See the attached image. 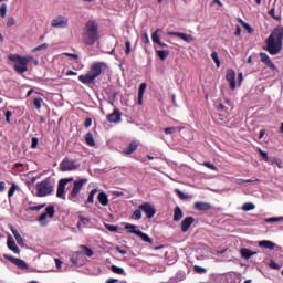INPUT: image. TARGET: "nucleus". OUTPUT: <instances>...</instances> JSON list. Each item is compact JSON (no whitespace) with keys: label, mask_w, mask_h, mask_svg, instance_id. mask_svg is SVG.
Here are the masks:
<instances>
[{"label":"nucleus","mask_w":283,"mask_h":283,"mask_svg":"<svg viewBox=\"0 0 283 283\" xmlns=\"http://www.w3.org/2000/svg\"><path fill=\"white\" fill-rule=\"evenodd\" d=\"M265 52H269L271 56H277L282 52L283 48V27L277 25L272 33L265 39Z\"/></svg>","instance_id":"obj_1"},{"label":"nucleus","mask_w":283,"mask_h":283,"mask_svg":"<svg viewBox=\"0 0 283 283\" xmlns=\"http://www.w3.org/2000/svg\"><path fill=\"white\" fill-rule=\"evenodd\" d=\"M107 70V63L105 62H95L91 64L90 70L86 74L80 75L78 81L83 85H94L95 81Z\"/></svg>","instance_id":"obj_2"},{"label":"nucleus","mask_w":283,"mask_h":283,"mask_svg":"<svg viewBox=\"0 0 283 283\" xmlns=\"http://www.w3.org/2000/svg\"><path fill=\"white\" fill-rule=\"evenodd\" d=\"M101 39L98 34V23L94 20H88L83 31V43L84 45H94Z\"/></svg>","instance_id":"obj_3"},{"label":"nucleus","mask_w":283,"mask_h":283,"mask_svg":"<svg viewBox=\"0 0 283 283\" xmlns=\"http://www.w3.org/2000/svg\"><path fill=\"white\" fill-rule=\"evenodd\" d=\"M8 59L14 63L13 70L17 74H25L28 72V65L32 61V56H21L19 54H9Z\"/></svg>","instance_id":"obj_4"},{"label":"nucleus","mask_w":283,"mask_h":283,"mask_svg":"<svg viewBox=\"0 0 283 283\" xmlns=\"http://www.w3.org/2000/svg\"><path fill=\"white\" fill-rule=\"evenodd\" d=\"M36 197L46 198V196H52L54 192V181L51 178H46L35 185Z\"/></svg>","instance_id":"obj_5"},{"label":"nucleus","mask_w":283,"mask_h":283,"mask_svg":"<svg viewBox=\"0 0 283 283\" xmlns=\"http://www.w3.org/2000/svg\"><path fill=\"white\" fill-rule=\"evenodd\" d=\"M85 185H87V178L75 180L73 182V188L67 196V200H70L71 202H76L78 200V195L81 193Z\"/></svg>","instance_id":"obj_6"},{"label":"nucleus","mask_w":283,"mask_h":283,"mask_svg":"<svg viewBox=\"0 0 283 283\" xmlns=\"http://www.w3.org/2000/svg\"><path fill=\"white\" fill-rule=\"evenodd\" d=\"M81 168V163L76 159H70L69 157H64V159L60 163V171H76V169Z\"/></svg>","instance_id":"obj_7"},{"label":"nucleus","mask_w":283,"mask_h":283,"mask_svg":"<svg viewBox=\"0 0 283 283\" xmlns=\"http://www.w3.org/2000/svg\"><path fill=\"white\" fill-rule=\"evenodd\" d=\"M74 180L73 177L70 178H62L59 180L57 184V191H56V197L60 198L61 200H65V187H67L69 182H72Z\"/></svg>","instance_id":"obj_8"},{"label":"nucleus","mask_w":283,"mask_h":283,"mask_svg":"<svg viewBox=\"0 0 283 283\" xmlns=\"http://www.w3.org/2000/svg\"><path fill=\"white\" fill-rule=\"evenodd\" d=\"M54 213H56V210L54 209V206H49L45 208V212H43L39 218L38 222H40L43 227L48 224L45 220L49 218H54Z\"/></svg>","instance_id":"obj_9"},{"label":"nucleus","mask_w":283,"mask_h":283,"mask_svg":"<svg viewBox=\"0 0 283 283\" xmlns=\"http://www.w3.org/2000/svg\"><path fill=\"white\" fill-rule=\"evenodd\" d=\"M3 258H4V260H8L9 262H11L15 266H18V269H22V270L28 269V263H25V261H23V259H18V258H14V256L8 255V254H4Z\"/></svg>","instance_id":"obj_10"},{"label":"nucleus","mask_w":283,"mask_h":283,"mask_svg":"<svg viewBox=\"0 0 283 283\" xmlns=\"http://www.w3.org/2000/svg\"><path fill=\"white\" fill-rule=\"evenodd\" d=\"M139 209L147 216V218L151 219L156 216V208L154 205L146 202L139 206Z\"/></svg>","instance_id":"obj_11"},{"label":"nucleus","mask_w":283,"mask_h":283,"mask_svg":"<svg viewBox=\"0 0 283 283\" xmlns=\"http://www.w3.org/2000/svg\"><path fill=\"white\" fill-rule=\"evenodd\" d=\"M261 56V63H264L266 67L271 69L272 72H277V66L271 61V57L266 53H260Z\"/></svg>","instance_id":"obj_12"},{"label":"nucleus","mask_w":283,"mask_h":283,"mask_svg":"<svg viewBox=\"0 0 283 283\" xmlns=\"http://www.w3.org/2000/svg\"><path fill=\"white\" fill-rule=\"evenodd\" d=\"M67 18L60 15L52 20V28H67Z\"/></svg>","instance_id":"obj_13"},{"label":"nucleus","mask_w":283,"mask_h":283,"mask_svg":"<svg viewBox=\"0 0 283 283\" xmlns=\"http://www.w3.org/2000/svg\"><path fill=\"white\" fill-rule=\"evenodd\" d=\"M193 222H196V218H193V217H186L181 221V231H182V233H187V231H189V229H191V224H193Z\"/></svg>","instance_id":"obj_14"},{"label":"nucleus","mask_w":283,"mask_h":283,"mask_svg":"<svg viewBox=\"0 0 283 283\" xmlns=\"http://www.w3.org/2000/svg\"><path fill=\"white\" fill-rule=\"evenodd\" d=\"M169 36H178V39H181L182 41H185L186 43H191L193 42V36L189 35L187 33H182V32H168Z\"/></svg>","instance_id":"obj_15"},{"label":"nucleus","mask_w":283,"mask_h":283,"mask_svg":"<svg viewBox=\"0 0 283 283\" xmlns=\"http://www.w3.org/2000/svg\"><path fill=\"white\" fill-rule=\"evenodd\" d=\"M129 233H134V235H137L144 242H148V244L154 243V239H151L147 233L140 231V230H129Z\"/></svg>","instance_id":"obj_16"},{"label":"nucleus","mask_w":283,"mask_h":283,"mask_svg":"<svg viewBox=\"0 0 283 283\" xmlns=\"http://www.w3.org/2000/svg\"><path fill=\"white\" fill-rule=\"evenodd\" d=\"M7 247L10 251H13L15 255H19V253H21V250L19 249V247H17V242H14V238H12V235L8 237Z\"/></svg>","instance_id":"obj_17"},{"label":"nucleus","mask_w":283,"mask_h":283,"mask_svg":"<svg viewBox=\"0 0 283 283\" xmlns=\"http://www.w3.org/2000/svg\"><path fill=\"white\" fill-rule=\"evenodd\" d=\"M226 78L230 83V90H235V71L228 70L226 73Z\"/></svg>","instance_id":"obj_18"},{"label":"nucleus","mask_w":283,"mask_h":283,"mask_svg":"<svg viewBox=\"0 0 283 283\" xmlns=\"http://www.w3.org/2000/svg\"><path fill=\"white\" fill-rule=\"evenodd\" d=\"M120 116H123L120 111L114 109V112L112 114L107 115V120H108V123H120Z\"/></svg>","instance_id":"obj_19"},{"label":"nucleus","mask_w":283,"mask_h":283,"mask_svg":"<svg viewBox=\"0 0 283 283\" xmlns=\"http://www.w3.org/2000/svg\"><path fill=\"white\" fill-rule=\"evenodd\" d=\"M195 209L198 211H211V203L197 201L195 202Z\"/></svg>","instance_id":"obj_20"},{"label":"nucleus","mask_w":283,"mask_h":283,"mask_svg":"<svg viewBox=\"0 0 283 283\" xmlns=\"http://www.w3.org/2000/svg\"><path fill=\"white\" fill-rule=\"evenodd\" d=\"M97 200L102 207H107V205H109V197L105 193V191L98 193Z\"/></svg>","instance_id":"obj_21"},{"label":"nucleus","mask_w":283,"mask_h":283,"mask_svg":"<svg viewBox=\"0 0 283 283\" xmlns=\"http://www.w3.org/2000/svg\"><path fill=\"white\" fill-rule=\"evenodd\" d=\"M78 220H80V222H77L78 231H81V229H85V227H87V224H90L91 222L90 218H85L83 217V214L78 216Z\"/></svg>","instance_id":"obj_22"},{"label":"nucleus","mask_w":283,"mask_h":283,"mask_svg":"<svg viewBox=\"0 0 283 283\" xmlns=\"http://www.w3.org/2000/svg\"><path fill=\"white\" fill-rule=\"evenodd\" d=\"M240 253L241 258H243L244 260H250V258H253V255H258V252H253L247 248H242Z\"/></svg>","instance_id":"obj_23"},{"label":"nucleus","mask_w":283,"mask_h":283,"mask_svg":"<svg viewBox=\"0 0 283 283\" xmlns=\"http://www.w3.org/2000/svg\"><path fill=\"white\" fill-rule=\"evenodd\" d=\"M145 90H147V83H142L138 90V105H143V96H145Z\"/></svg>","instance_id":"obj_24"},{"label":"nucleus","mask_w":283,"mask_h":283,"mask_svg":"<svg viewBox=\"0 0 283 283\" xmlns=\"http://www.w3.org/2000/svg\"><path fill=\"white\" fill-rule=\"evenodd\" d=\"M182 209H180V207H176L174 209V222H180V220H182Z\"/></svg>","instance_id":"obj_25"},{"label":"nucleus","mask_w":283,"mask_h":283,"mask_svg":"<svg viewBox=\"0 0 283 283\" xmlns=\"http://www.w3.org/2000/svg\"><path fill=\"white\" fill-rule=\"evenodd\" d=\"M259 247H262L263 249H270V251H273V249H275V243H273V241L263 240L259 242Z\"/></svg>","instance_id":"obj_26"},{"label":"nucleus","mask_w":283,"mask_h":283,"mask_svg":"<svg viewBox=\"0 0 283 283\" xmlns=\"http://www.w3.org/2000/svg\"><path fill=\"white\" fill-rule=\"evenodd\" d=\"M85 143L88 145V147H95L96 142L94 140V135L92 133H87L85 135Z\"/></svg>","instance_id":"obj_27"},{"label":"nucleus","mask_w":283,"mask_h":283,"mask_svg":"<svg viewBox=\"0 0 283 283\" xmlns=\"http://www.w3.org/2000/svg\"><path fill=\"white\" fill-rule=\"evenodd\" d=\"M136 149H138V145L136 143H130L128 145V147L124 150V154L129 156V155L134 154V151H136Z\"/></svg>","instance_id":"obj_28"},{"label":"nucleus","mask_w":283,"mask_h":283,"mask_svg":"<svg viewBox=\"0 0 283 283\" xmlns=\"http://www.w3.org/2000/svg\"><path fill=\"white\" fill-rule=\"evenodd\" d=\"M161 29H157L155 32H153L151 34V40L154 43H156L157 45L161 42L160 41V35L158 34V32H161Z\"/></svg>","instance_id":"obj_29"},{"label":"nucleus","mask_w":283,"mask_h":283,"mask_svg":"<svg viewBox=\"0 0 283 283\" xmlns=\"http://www.w3.org/2000/svg\"><path fill=\"white\" fill-rule=\"evenodd\" d=\"M181 130H182V127H168L164 129L165 134L167 135L176 134V132H181Z\"/></svg>","instance_id":"obj_30"},{"label":"nucleus","mask_w":283,"mask_h":283,"mask_svg":"<svg viewBox=\"0 0 283 283\" xmlns=\"http://www.w3.org/2000/svg\"><path fill=\"white\" fill-rule=\"evenodd\" d=\"M45 203H41L39 206H30L27 208V211H41V209H45Z\"/></svg>","instance_id":"obj_31"},{"label":"nucleus","mask_w":283,"mask_h":283,"mask_svg":"<svg viewBox=\"0 0 283 283\" xmlns=\"http://www.w3.org/2000/svg\"><path fill=\"white\" fill-rule=\"evenodd\" d=\"M111 271L113 273H116L117 275H125V270L123 268H118L116 265H112Z\"/></svg>","instance_id":"obj_32"},{"label":"nucleus","mask_w":283,"mask_h":283,"mask_svg":"<svg viewBox=\"0 0 283 283\" xmlns=\"http://www.w3.org/2000/svg\"><path fill=\"white\" fill-rule=\"evenodd\" d=\"M43 105V99L41 97L33 98V106L39 111Z\"/></svg>","instance_id":"obj_33"},{"label":"nucleus","mask_w":283,"mask_h":283,"mask_svg":"<svg viewBox=\"0 0 283 283\" xmlns=\"http://www.w3.org/2000/svg\"><path fill=\"white\" fill-rule=\"evenodd\" d=\"M97 193H98V188L91 190L87 198V202L92 205L94 202V196H96Z\"/></svg>","instance_id":"obj_34"},{"label":"nucleus","mask_w":283,"mask_h":283,"mask_svg":"<svg viewBox=\"0 0 283 283\" xmlns=\"http://www.w3.org/2000/svg\"><path fill=\"white\" fill-rule=\"evenodd\" d=\"M140 218H143V211L139 208L133 212L132 220H140Z\"/></svg>","instance_id":"obj_35"},{"label":"nucleus","mask_w":283,"mask_h":283,"mask_svg":"<svg viewBox=\"0 0 283 283\" xmlns=\"http://www.w3.org/2000/svg\"><path fill=\"white\" fill-rule=\"evenodd\" d=\"M6 14H8V4L3 3L0 6V17L6 19Z\"/></svg>","instance_id":"obj_36"},{"label":"nucleus","mask_w":283,"mask_h":283,"mask_svg":"<svg viewBox=\"0 0 283 283\" xmlns=\"http://www.w3.org/2000/svg\"><path fill=\"white\" fill-rule=\"evenodd\" d=\"M157 54L161 61H165V59H167V56H169V51L159 50V51H157Z\"/></svg>","instance_id":"obj_37"},{"label":"nucleus","mask_w":283,"mask_h":283,"mask_svg":"<svg viewBox=\"0 0 283 283\" xmlns=\"http://www.w3.org/2000/svg\"><path fill=\"white\" fill-rule=\"evenodd\" d=\"M81 249L84 251V255L87 258H92V255H94V251H92V249L87 248L86 245H81Z\"/></svg>","instance_id":"obj_38"},{"label":"nucleus","mask_w":283,"mask_h":283,"mask_svg":"<svg viewBox=\"0 0 283 283\" xmlns=\"http://www.w3.org/2000/svg\"><path fill=\"white\" fill-rule=\"evenodd\" d=\"M19 189V186L17 184H12L9 191H8V198H12L14 196V192Z\"/></svg>","instance_id":"obj_39"},{"label":"nucleus","mask_w":283,"mask_h":283,"mask_svg":"<svg viewBox=\"0 0 283 283\" xmlns=\"http://www.w3.org/2000/svg\"><path fill=\"white\" fill-rule=\"evenodd\" d=\"M211 59L214 61L217 67H220V57L218 56V52L213 51L211 53Z\"/></svg>","instance_id":"obj_40"},{"label":"nucleus","mask_w":283,"mask_h":283,"mask_svg":"<svg viewBox=\"0 0 283 283\" xmlns=\"http://www.w3.org/2000/svg\"><path fill=\"white\" fill-rule=\"evenodd\" d=\"M243 211H253L255 209V205L251 202H247L242 206Z\"/></svg>","instance_id":"obj_41"},{"label":"nucleus","mask_w":283,"mask_h":283,"mask_svg":"<svg viewBox=\"0 0 283 283\" xmlns=\"http://www.w3.org/2000/svg\"><path fill=\"white\" fill-rule=\"evenodd\" d=\"M282 220H283V217H271V218L265 219V222H268V223L282 222Z\"/></svg>","instance_id":"obj_42"},{"label":"nucleus","mask_w":283,"mask_h":283,"mask_svg":"<svg viewBox=\"0 0 283 283\" xmlns=\"http://www.w3.org/2000/svg\"><path fill=\"white\" fill-rule=\"evenodd\" d=\"M269 14H270V17H272V19H274L275 21H282V17L275 15V8H272V9L269 11Z\"/></svg>","instance_id":"obj_43"},{"label":"nucleus","mask_w":283,"mask_h":283,"mask_svg":"<svg viewBox=\"0 0 283 283\" xmlns=\"http://www.w3.org/2000/svg\"><path fill=\"white\" fill-rule=\"evenodd\" d=\"M49 48V44L48 43H43V44H41V45H39V46H35L33 50H32V52H41V51H43V50H46Z\"/></svg>","instance_id":"obj_44"},{"label":"nucleus","mask_w":283,"mask_h":283,"mask_svg":"<svg viewBox=\"0 0 283 283\" xmlns=\"http://www.w3.org/2000/svg\"><path fill=\"white\" fill-rule=\"evenodd\" d=\"M241 25L249 32V34H253V28H251L249 23L241 21Z\"/></svg>","instance_id":"obj_45"},{"label":"nucleus","mask_w":283,"mask_h":283,"mask_svg":"<svg viewBox=\"0 0 283 283\" xmlns=\"http://www.w3.org/2000/svg\"><path fill=\"white\" fill-rule=\"evenodd\" d=\"M125 48H126L125 54H126L127 56H129V54H132V42H130V41H126V42H125Z\"/></svg>","instance_id":"obj_46"},{"label":"nucleus","mask_w":283,"mask_h":283,"mask_svg":"<svg viewBox=\"0 0 283 283\" xmlns=\"http://www.w3.org/2000/svg\"><path fill=\"white\" fill-rule=\"evenodd\" d=\"M203 167H207L208 169H211L212 171H218V167H216V165H213L209 161H205Z\"/></svg>","instance_id":"obj_47"},{"label":"nucleus","mask_w":283,"mask_h":283,"mask_svg":"<svg viewBox=\"0 0 283 283\" xmlns=\"http://www.w3.org/2000/svg\"><path fill=\"white\" fill-rule=\"evenodd\" d=\"M193 271H195L196 273H200V274L207 273V270H206L205 268L200 266V265H195V266H193Z\"/></svg>","instance_id":"obj_48"},{"label":"nucleus","mask_w":283,"mask_h":283,"mask_svg":"<svg viewBox=\"0 0 283 283\" xmlns=\"http://www.w3.org/2000/svg\"><path fill=\"white\" fill-rule=\"evenodd\" d=\"M36 147H39V138L33 137L31 139V149H36Z\"/></svg>","instance_id":"obj_49"},{"label":"nucleus","mask_w":283,"mask_h":283,"mask_svg":"<svg viewBox=\"0 0 283 283\" xmlns=\"http://www.w3.org/2000/svg\"><path fill=\"white\" fill-rule=\"evenodd\" d=\"M15 241L18 242L19 247H25V241H23V237H21V234L15 237Z\"/></svg>","instance_id":"obj_50"},{"label":"nucleus","mask_w":283,"mask_h":283,"mask_svg":"<svg viewBox=\"0 0 283 283\" xmlns=\"http://www.w3.org/2000/svg\"><path fill=\"white\" fill-rule=\"evenodd\" d=\"M177 196L180 198V200H187V195H185L184 192L180 191V189H176L175 190Z\"/></svg>","instance_id":"obj_51"},{"label":"nucleus","mask_w":283,"mask_h":283,"mask_svg":"<svg viewBox=\"0 0 283 283\" xmlns=\"http://www.w3.org/2000/svg\"><path fill=\"white\" fill-rule=\"evenodd\" d=\"M12 25H17V20H14V18H9L7 21V28H12Z\"/></svg>","instance_id":"obj_52"},{"label":"nucleus","mask_w":283,"mask_h":283,"mask_svg":"<svg viewBox=\"0 0 283 283\" xmlns=\"http://www.w3.org/2000/svg\"><path fill=\"white\" fill-rule=\"evenodd\" d=\"M142 41L145 45H149V35L147 33L142 34Z\"/></svg>","instance_id":"obj_53"},{"label":"nucleus","mask_w":283,"mask_h":283,"mask_svg":"<svg viewBox=\"0 0 283 283\" xmlns=\"http://www.w3.org/2000/svg\"><path fill=\"white\" fill-rule=\"evenodd\" d=\"M105 227H106V229H107L108 231H112L113 233H116V231H118V227H116V226L106 224Z\"/></svg>","instance_id":"obj_54"},{"label":"nucleus","mask_w":283,"mask_h":283,"mask_svg":"<svg viewBox=\"0 0 283 283\" xmlns=\"http://www.w3.org/2000/svg\"><path fill=\"white\" fill-rule=\"evenodd\" d=\"M260 156L266 160V163H269V154H266V151L259 149Z\"/></svg>","instance_id":"obj_55"},{"label":"nucleus","mask_w":283,"mask_h":283,"mask_svg":"<svg viewBox=\"0 0 283 283\" xmlns=\"http://www.w3.org/2000/svg\"><path fill=\"white\" fill-rule=\"evenodd\" d=\"M10 231L13 233L14 238H18L19 235H21L19 233V230H17V228H14V226H10Z\"/></svg>","instance_id":"obj_56"},{"label":"nucleus","mask_w":283,"mask_h":283,"mask_svg":"<svg viewBox=\"0 0 283 283\" xmlns=\"http://www.w3.org/2000/svg\"><path fill=\"white\" fill-rule=\"evenodd\" d=\"M84 127H86V129H90V127H92V118L87 117L85 119Z\"/></svg>","instance_id":"obj_57"},{"label":"nucleus","mask_w":283,"mask_h":283,"mask_svg":"<svg viewBox=\"0 0 283 283\" xmlns=\"http://www.w3.org/2000/svg\"><path fill=\"white\" fill-rule=\"evenodd\" d=\"M64 56H70L71 59H74L75 61H77L78 59V54L76 53H63Z\"/></svg>","instance_id":"obj_58"},{"label":"nucleus","mask_w":283,"mask_h":283,"mask_svg":"<svg viewBox=\"0 0 283 283\" xmlns=\"http://www.w3.org/2000/svg\"><path fill=\"white\" fill-rule=\"evenodd\" d=\"M115 249H116L117 253H120L122 255H127V250L120 249V247H116Z\"/></svg>","instance_id":"obj_59"},{"label":"nucleus","mask_w":283,"mask_h":283,"mask_svg":"<svg viewBox=\"0 0 283 283\" xmlns=\"http://www.w3.org/2000/svg\"><path fill=\"white\" fill-rule=\"evenodd\" d=\"M125 229H127V231L129 233V231H136V226L135 224H126Z\"/></svg>","instance_id":"obj_60"},{"label":"nucleus","mask_w":283,"mask_h":283,"mask_svg":"<svg viewBox=\"0 0 283 283\" xmlns=\"http://www.w3.org/2000/svg\"><path fill=\"white\" fill-rule=\"evenodd\" d=\"M270 268H271V269H276V270H277V269H280V264H277V263H276V262H274V261H271V262H270Z\"/></svg>","instance_id":"obj_61"},{"label":"nucleus","mask_w":283,"mask_h":283,"mask_svg":"<svg viewBox=\"0 0 283 283\" xmlns=\"http://www.w3.org/2000/svg\"><path fill=\"white\" fill-rule=\"evenodd\" d=\"M12 117V113L10 111L6 112V120L10 123V118Z\"/></svg>","instance_id":"obj_62"},{"label":"nucleus","mask_w":283,"mask_h":283,"mask_svg":"<svg viewBox=\"0 0 283 283\" xmlns=\"http://www.w3.org/2000/svg\"><path fill=\"white\" fill-rule=\"evenodd\" d=\"M3 191H6V182L0 181V193H3Z\"/></svg>","instance_id":"obj_63"},{"label":"nucleus","mask_w":283,"mask_h":283,"mask_svg":"<svg viewBox=\"0 0 283 283\" xmlns=\"http://www.w3.org/2000/svg\"><path fill=\"white\" fill-rule=\"evenodd\" d=\"M63 264V261L60 259H55V266L56 269H61V265Z\"/></svg>","instance_id":"obj_64"}]
</instances>
